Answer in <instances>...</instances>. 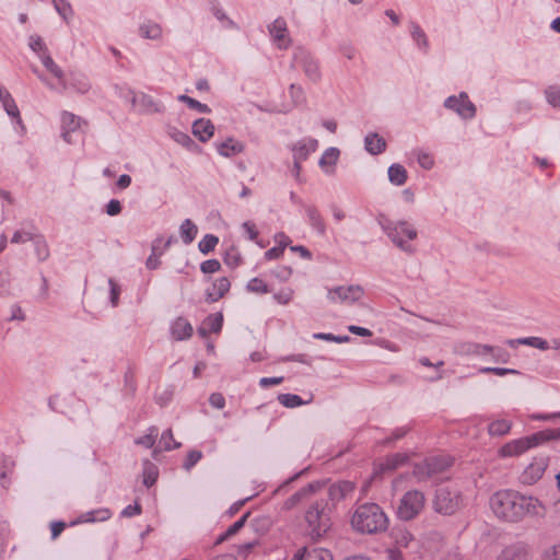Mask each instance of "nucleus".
I'll return each instance as SVG.
<instances>
[{
    "label": "nucleus",
    "instance_id": "f257e3e1",
    "mask_svg": "<svg viewBox=\"0 0 560 560\" xmlns=\"http://www.w3.org/2000/svg\"><path fill=\"white\" fill-rule=\"evenodd\" d=\"M490 509L501 520L518 522L526 515L542 516V503L533 497H525L513 490L494 492L489 501Z\"/></svg>",
    "mask_w": 560,
    "mask_h": 560
},
{
    "label": "nucleus",
    "instance_id": "f03ea898",
    "mask_svg": "<svg viewBox=\"0 0 560 560\" xmlns=\"http://www.w3.org/2000/svg\"><path fill=\"white\" fill-rule=\"evenodd\" d=\"M351 526L361 534H377L387 529L388 518L378 504L363 503L353 511Z\"/></svg>",
    "mask_w": 560,
    "mask_h": 560
},
{
    "label": "nucleus",
    "instance_id": "7ed1b4c3",
    "mask_svg": "<svg viewBox=\"0 0 560 560\" xmlns=\"http://www.w3.org/2000/svg\"><path fill=\"white\" fill-rule=\"evenodd\" d=\"M308 534L313 539L323 537L331 526L330 508L325 499L314 501L305 512Z\"/></svg>",
    "mask_w": 560,
    "mask_h": 560
},
{
    "label": "nucleus",
    "instance_id": "20e7f679",
    "mask_svg": "<svg viewBox=\"0 0 560 560\" xmlns=\"http://www.w3.org/2000/svg\"><path fill=\"white\" fill-rule=\"evenodd\" d=\"M453 465V458L447 455H438L424 459L413 466L412 475L418 482L428 480H442L443 474Z\"/></svg>",
    "mask_w": 560,
    "mask_h": 560
},
{
    "label": "nucleus",
    "instance_id": "39448f33",
    "mask_svg": "<svg viewBox=\"0 0 560 560\" xmlns=\"http://www.w3.org/2000/svg\"><path fill=\"white\" fill-rule=\"evenodd\" d=\"M378 223L387 236L400 249L407 253L413 252V247L402 240V236H406L408 240H415L417 237V231L411 224L406 221L394 223L384 214L378 215Z\"/></svg>",
    "mask_w": 560,
    "mask_h": 560
},
{
    "label": "nucleus",
    "instance_id": "423d86ee",
    "mask_svg": "<svg viewBox=\"0 0 560 560\" xmlns=\"http://www.w3.org/2000/svg\"><path fill=\"white\" fill-rule=\"evenodd\" d=\"M464 505L458 490L450 487L439 488L433 499V509L443 515H453Z\"/></svg>",
    "mask_w": 560,
    "mask_h": 560
},
{
    "label": "nucleus",
    "instance_id": "0eeeda50",
    "mask_svg": "<svg viewBox=\"0 0 560 560\" xmlns=\"http://www.w3.org/2000/svg\"><path fill=\"white\" fill-rule=\"evenodd\" d=\"M425 497L419 490L407 491L400 499L397 515L402 521L413 520L424 508Z\"/></svg>",
    "mask_w": 560,
    "mask_h": 560
},
{
    "label": "nucleus",
    "instance_id": "6e6552de",
    "mask_svg": "<svg viewBox=\"0 0 560 560\" xmlns=\"http://www.w3.org/2000/svg\"><path fill=\"white\" fill-rule=\"evenodd\" d=\"M292 68H301L305 75L313 82L320 79L318 62L304 48H296L293 54Z\"/></svg>",
    "mask_w": 560,
    "mask_h": 560
},
{
    "label": "nucleus",
    "instance_id": "1a4fd4ad",
    "mask_svg": "<svg viewBox=\"0 0 560 560\" xmlns=\"http://www.w3.org/2000/svg\"><path fill=\"white\" fill-rule=\"evenodd\" d=\"M444 106L457 113L464 119H471L476 115V106L469 101L467 93L462 92L458 96H448Z\"/></svg>",
    "mask_w": 560,
    "mask_h": 560
},
{
    "label": "nucleus",
    "instance_id": "9d476101",
    "mask_svg": "<svg viewBox=\"0 0 560 560\" xmlns=\"http://www.w3.org/2000/svg\"><path fill=\"white\" fill-rule=\"evenodd\" d=\"M537 438H541V435H536V433L517 439L514 441H511L506 444H504L499 453L503 457H511V456H517L526 452L527 450L539 445V441Z\"/></svg>",
    "mask_w": 560,
    "mask_h": 560
},
{
    "label": "nucleus",
    "instance_id": "9b49d317",
    "mask_svg": "<svg viewBox=\"0 0 560 560\" xmlns=\"http://www.w3.org/2000/svg\"><path fill=\"white\" fill-rule=\"evenodd\" d=\"M364 294L360 285H340L328 291L327 298L329 301L336 303H354L359 301Z\"/></svg>",
    "mask_w": 560,
    "mask_h": 560
},
{
    "label": "nucleus",
    "instance_id": "f8f14e48",
    "mask_svg": "<svg viewBox=\"0 0 560 560\" xmlns=\"http://www.w3.org/2000/svg\"><path fill=\"white\" fill-rule=\"evenodd\" d=\"M549 459L547 456H537L533 462L524 469L521 475V480L525 485H533L537 482L544 475L548 467Z\"/></svg>",
    "mask_w": 560,
    "mask_h": 560
},
{
    "label": "nucleus",
    "instance_id": "ddd939ff",
    "mask_svg": "<svg viewBox=\"0 0 560 560\" xmlns=\"http://www.w3.org/2000/svg\"><path fill=\"white\" fill-rule=\"evenodd\" d=\"M269 33L279 49H287L291 45V38L287 22L282 18L276 19L271 25H269Z\"/></svg>",
    "mask_w": 560,
    "mask_h": 560
},
{
    "label": "nucleus",
    "instance_id": "4468645a",
    "mask_svg": "<svg viewBox=\"0 0 560 560\" xmlns=\"http://www.w3.org/2000/svg\"><path fill=\"white\" fill-rule=\"evenodd\" d=\"M132 94L131 103L133 106H139V112L142 114H156L162 113L164 107L161 103L154 101V98L148 94L140 93L136 94L130 91Z\"/></svg>",
    "mask_w": 560,
    "mask_h": 560
},
{
    "label": "nucleus",
    "instance_id": "2eb2a0df",
    "mask_svg": "<svg viewBox=\"0 0 560 560\" xmlns=\"http://www.w3.org/2000/svg\"><path fill=\"white\" fill-rule=\"evenodd\" d=\"M319 482H311L305 487L301 488L299 491L289 497L282 505V509L285 511L292 510L298 506L301 502L310 498L315 493L317 489H319Z\"/></svg>",
    "mask_w": 560,
    "mask_h": 560
},
{
    "label": "nucleus",
    "instance_id": "dca6fc26",
    "mask_svg": "<svg viewBox=\"0 0 560 560\" xmlns=\"http://www.w3.org/2000/svg\"><path fill=\"white\" fill-rule=\"evenodd\" d=\"M318 147V142L313 138H304L292 145L293 160L303 162L307 160L312 152H315Z\"/></svg>",
    "mask_w": 560,
    "mask_h": 560
},
{
    "label": "nucleus",
    "instance_id": "f3484780",
    "mask_svg": "<svg viewBox=\"0 0 560 560\" xmlns=\"http://www.w3.org/2000/svg\"><path fill=\"white\" fill-rule=\"evenodd\" d=\"M355 489L352 481L340 480L329 486L328 498L332 503L347 499Z\"/></svg>",
    "mask_w": 560,
    "mask_h": 560
},
{
    "label": "nucleus",
    "instance_id": "a211bd4d",
    "mask_svg": "<svg viewBox=\"0 0 560 560\" xmlns=\"http://www.w3.org/2000/svg\"><path fill=\"white\" fill-rule=\"evenodd\" d=\"M497 560H532V557L525 545L514 544L502 549Z\"/></svg>",
    "mask_w": 560,
    "mask_h": 560
},
{
    "label": "nucleus",
    "instance_id": "6ab92c4d",
    "mask_svg": "<svg viewBox=\"0 0 560 560\" xmlns=\"http://www.w3.org/2000/svg\"><path fill=\"white\" fill-rule=\"evenodd\" d=\"M80 117L72 113L65 112L61 116L62 138L67 143H72L71 133L80 128Z\"/></svg>",
    "mask_w": 560,
    "mask_h": 560
},
{
    "label": "nucleus",
    "instance_id": "aec40b11",
    "mask_svg": "<svg viewBox=\"0 0 560 560\" xmlns=\"http://www.w3.org/2000/svg\"><path fill=\"white\" fill-rule=\"evenodd\" d=\"M192 326L184 317L176 318L171 326V334L174 340L182 341L188 339L192 335Z\"/></svg>",
    "mask_w": 560,
    "mask_h": 560
},
{
    "label": "nucleus",
    "instance_id": "412c9836",
    "mask_svg": "<svg viewBox=\"0 0 560 560\" xmlns=\"http://www.w3.org/2000/svg\"><path fill=\"white\" fill-rule=\"evenodd\" d=\"M231 283L226 277L217 279L212 287L207 290V301L215 302L221 299L229 290Z\"/></svg>",
    "mask_w": 560,
    "mask_h": 560
},
{
    "label": "nucleus",
    "instance_id": "4be33fe9",
    "mask_svg": "<svg viewBox=\"0 0 560 560\" xmlns=\"http://www.w3.org/2000/svg\"><path fill=\"white\" fill-rule=\"evenodd\" d=\"M40 60L44 67L59 81L62 91L68 89V84L65 79V73L61 68L50 57L49 51L40 55Z\"/></svg>",
    "mask_w": 560,
    "mask_h": 560
},
{
    "label": "nucleus",
    "instance_id": "5701e85b",
    "mask_svg": "<svg viewBox=\"0 0 560 560\" xmlns=\"http://www.w3.org/2000/svg\"><path fill=\"white\" fill-rule=\"evenodd\" d=\"M214 132V126L209 119L199 118L192 125V133L201 141H208Z\"/></svg>",
    "mask_w": 560,
    "mask_h": 560
},
{
    "label": "nucleus",
    "instance_id": "b1692460",
    "mask_svg": "<svg viewBox=\"0 0 560 560\" xmlns=\"http://www.w3.org/2000/svg\"><path fill=\"white\" fill-rule=\"evenodd\" d=\"M217 150L220 155L232 158L244 150V144L233 138H229L220 143H217Z\"/></svg>",
    "mask_w": 560,
    "mask_h": 560
},
{
    "label": "nucleus",
    "instance_id": "393cba45",
    "mask_svg": "<svg viewBox=\"0 0 560 560\" xmlns=\"http://www.w3.org/2000/svg\"><path fill=\"white\" fill-rule=\"evenodd\" d=\"M305 213L307 215L310 224L320 234L324 235L326 232L325 222L318 211L313 205H303Z\"/></svg>",
    "mask_w": 560,
    "mask_h": 560
},
{
    "label": "nucleus",
    "instance_id": "a878e982",
    "mask_svg": "<svg viewBox=\"0 0 560 560\" xmlns=\"http://www.w3.org/2000/svg\"><path fill=\"white\" fill-rule=\"evenodd\" d=\"M364 145L369 153L376 155L385 151L386 141L377 133H369L365 136Z\"/></svg>",
    "mask_w": 560,
    "mask_h": 560
},
{
    "label": "nucleus",
    "instance_id": "bb28decb",
    "mask_svg": "<svg viewBox=\"0 0 560 560\" xmlns=\"http://www.w3.org/2000/svg\"><path fill=\"white\" fill-rule=\"evenodd\" d=\"M510 346H514V343L525 345L533 348H537L539 350H548L551 348V342L540 338V337H525L516 340H508Z\"/></svg>",
    "mask_w": 560,
    "mask_h": 560
},
{
    "label": "nucleus",
    "instance_id": "cd10ccee",
    "mask_svg": "<svg viewBox=\"0 0 560 560\" xmlns=\"http://www.w3.org/2000/svg\"><path fill=\"white\" fill-rule=\"evenodd\" d=\"M112 516V513L108 509H97L80 515V523H89V522H104L107 521Z\"/></svg>",
    "mask_w": 560,
    "mask_h": 560
},
{
    "label": "nucleus",
    "instance_id": "c85d7f7f",
    "mask_svg": "<svg viewBox=\"0 0 560 560\" xmlns=\"http://www.w3.org/2000/svg\"><path fill=\"white\" fill-rule=\"evenodd\" d=\"M139 34L147 39H160L162 37V27L158 23L148 22L139 26Z\"/></svg>",
    "mask_w": 560,
    "mask_h": 560
},
{
    "label": "nucleus",
    "instance_id": "c756f323",
    "mask_svg": "<svg viewBox=\"0 0 560 560\" xmlns=\"http://www.w3.org/2000/svg\"><path fill=\"white\" fill-rule=\"evenodd\" d=\"M198 233L197 225L190 220L186 219L179 226V234L185 244H190Z\"/></svg>",
    "mask_w": 560,
    "mask_h": 560
},
{
    "label": "nucleus",
    "instance_id": "7c9ffc66",
    "mask_svg": "<svg viewBox=\"0 0 560 560\" xmlns=\"http://www.w3.org/2000/svg\"><path fill=\"white\" fill-rule=\"evenodd\" d=\"M388 178L392 184L401 186L408 178L407 171L400 164H393L388 168Z\"/></svg>",
    "mask_w": 560,
    "mask_h": 560
},
{
    "label": "nucleus",
    "instance_id": "2f4dec72",
    "mask_svg": "<svg viewBox=\"0 0 560 560\" xmlns=\"http://www.w3.org/2000/svg\"><path fill=\"white\" fill-rule=\"evenodd\" d=\"M277 399L285 408H295V407H300L302 405L311 402L313 399V396L311 395L310 399L304 401L296 394H279Z\"/></svg>",
    "mask_w": 560,
    "mask_h": 560
},
{
    "label": "nucleus",
    "instance_id": "473e14b6",
    "mask_svg": "<svg viewBox=\"0 0 560 560\" xmlns=\"http://www.w3.org/2000/svg\"><path fill=\"white\" fill-rule=\"evenodd\" d=\"M407 456L405 454H394L388 456L384 463L380 465L381 471H393L396 468L402 466L407 462Z\"/></svg>",
    "mask_w": 560,
    "mask_h": 560
},
{
    "label": "nucleus",
    "instance_id": "72a5a7b5",
    "mask_svg": "<svg viewBox=\"0 0 560 560\" xmlns=\"http://www.w3.org/2000/svg\"><path fill=\"white\" fill-rule=\"evenodd\" d=\"M158 474H159L158 467L153 463H151L150 460L143 462L142 476H143V483L145 485V487L149 488L156 481Z\"/></svg>",
    "mask_w": 560,
    "mask_h": 560
},
{
    "label": "nucleus",
    "instance_id": "f704fd0d",
    "mask_svg": "<svg viewBox=\"0 0 560 560\" xmlns=\"http://www.w3.org/2000/svg\"><path fill=\"white\" fill-rule=\"evenodd\" d=\"M511 422L505 419H499L493 422H491L488 427L489 434L491 435H504L506 434L511 429Z\"/></svg>",
    "mask_w": 560,
    "mask_h": 560
},
{
    "label": "nucleus",
    "instance_id": "c9c22d12",
    "mask_svg": "<svg viewBox=\"0 0 560 560\" xmlns=\"http://www.w3.org/2000/svg\"><path fill=\"white\" fill-rule=\"evenodd\" d=\"M249 516V512L245 513L240 520H237L234 524H232L224 534H222L218 540L217 544H221L229 537L235 535L246 523L247 517Z\"/></svg>",
    "mask_w": 560,
    "mask_h": 560
},
{
    "label": "nucleus",
    "instance_id": "e433bc0d",
    "mask_svg": "<svg viewBox=\"0 0 560 560\" xmlns=\"http://www.w3.org/2000/svg\"><path fill=\"white\" fill-rule=\"evenodd\" d=\"M177 100L182 103H185L189 108L196 109L199 113L207 114L211 112L210 107L207 104H202L188 95L182 94L177 97Z\"/></svg>",
    "mask_w": 560,
    "mask_h": 560
},
{
    "label": "nucleus",
    "instance_id": "4c0bfd02",
    "mask_svg": "<svg viewBox=\"0 0 560 560\" xmlns=\"http://www.w3.org/2000/svg\"><path fill=\"white\" fill-rule=\"evenodd\" d=\"M410 34L420 48H428V39L422 28L415 22L410 23Z\"/></svg>",
    "mask_w": 560,
    "mask_h": 560
},
{
    "label": "nucleus",
    "instance_id": "58836bf2",
    "mask_svg": "<svg viewBox=\"0 0 560 560\" xmlns=\"http://www.w3.org/2000/svg\"><path fill=\"white\" fill-rule=\"evenodd\" d=\"M305 560H334L332 555L325 548H312L305 550Z\"/></svg>",
    "mask_w": 560,
    "mask_h": 560
},
{
    "label": "nucleus",
    "instance_id": "ea45409f",
    "mask_svg": "<svg viewBox=\"0 0 560 560\" xmlns=\"http://www.w3.org/2000/svg\"><path fill=\"white\" fill-rule=\"evenodd\" d=\"M32 242L35 246V250H36V255H37L38 259L39 260L47 259L49 256V249H48V245H47L46 241L44 240V237L40 234H36V236L34 237V240Z\"/></svg>",
    "mask_w": 560,
    "mask_h": 560
},
{
    "label": "nucleus",
    "instance_id": "a19ab883",
    "mask_svg": "<svg viewBox=\"0 0 560 560\" xmlns=\"http://www.w3.org/2000/svg\"><path fill=\"white\" fill-rule=\"evenodd\" d=\"M339 156V150L337 148L327 149L319 159L320 167L336 165Z\"/></svg>",
    "mask_w": 560,
    "mask_h": 560
},
{
    "label": "nucleus",
    "instance_id": "79ce46f5",
    "mask_svg": "<svg viewBox=\"0 0 560 560\" xmlns=\"http://www.w3.org/2000/svg\"><path fill=\"white\" fill-rule=\"evenodd\" d=\"M70 86L81 94L86 93L91 89L89 80L82 74L73 75L71 78Z\"/></svg>",
    "mask_w": 560,
    "mask_h": 560
},
{
    "label": "nucleus",
    "instance_id": "37998d69",
    "mask_svg": "<svg viewBox=\"0 0 560 560\" xmlns=\"http://www.w3.org/2000/svg\"><path fill=\"white\" fill-rule=\"evenodd\" d=\"M222 323H223L222 314L221 313H215V314L209 315L203 320V326H207L208 330L211 331V332H219L221 330V328H222Z\"/></svg>",
    "mask_w": 560,
    "mask_h": 560
},
{
    "label": "nucleus",
    "instance_id": "c03bdc74",
    "mask_svg": "<svg viewBox=\"0 0 560 560\" xmlns=\"http://www.w3.org/2000/svg\"><path fill=\"white\" fill-rule=\"evenodd\" d=\"M2 105L9 116L16 118L19 124L22 122L19 108L11 94H4V101L2 102Z\"/></svg>",
    "mask_w": 560,
    "mask_h": 560
},
{
    "label": "nucleus",
    "instance_id": "a18cd8bd",
    "mask_svg": "<svg viewBox=\"0 0 560 560\" xmlns=\"http://www.w3.org/2000/svg\"><path fill=\"white\" fill-rule=\"evenodd\" d=\"M218 243H219V238L215 235L207 234L199 242L198 247L202 254H209L210 252H212L215 248Z\"/></svg>",
    "mask_w": 560,
    "mask_h": 560
},
{
    "label": "nucleus",
    "instance_id": "49530a36",
    "mask_svg": "<svg viewBox=\"0 0 560 560\" xmlns=\"http://www.w3.org/2000/svg\"><path fill=\"white\" fill-rule=\"evenodd\" d=\"M28 46L38 56L39 59L42 54L48 52L46 44L44 43L43 38L38 35L30 36Z\"/></svg>",
    "mask_w": 560,
    "mask_h": 560
},
{
    "label": "nucleus",
    "instance_id": "de8ad7c7",
    "mask_svg": "<svg viewBox=\"0 0 560 560\" xmlns=\"http://www.w3.org/2000/svg\"><path fill=\"white\" fill-rule=\"evenodd\" d=\"M168 135L174 141H176L178 144L185 148H189L190 145L194 144L192 139L186 132H183L176 128H172Z\"/></svg>",
    "mask_w": 560,
    "mask_h": 560
},
{
    "label": "nucleus",
    "instance_id": "09e8293b",
    "mask_svg": "<svg viewBox=\"0 0 560 560\" xmlns=\"http://www.w3.org/2000/svg\"><path fill=\"white\" fill-rule=\"evenodd\" d=\"M246 289H247V291L257 293V294H265V293L270 292V290H269L268 285L265 283V281L259 278L250 279L246 285Z\"/></svg>",
    "mask_w": 560,
    "mask_h": 560
},
{
    "label": "nucleus",
    "instance_id": "8fccbe9b",
    "mask_svg": "<svg viewBox=\"0 0 560 560\" xmlns=\"http://www.w3.org/2000/svg\"><path fill=\"white\" fill-rule=\"evenodd\" d=\"M547 102L553 107H560V85H549L545 90Z\"/></svg>",
    "mask_w": 560,
    "mask_h": 560
},
{
    "label": "nucleus",
    "instance_id": "3c124183",
    "mask_svg": "<svg viewBox=\"0 0 560 560\" xmlns=\"http://www.w3.org/2000/svg\"><path fill=\"white\" fill-rule=\"evenodd\" d=\"M173 242H174L173 236H170L165 243H163L162 238H155L151 245V253L161 257L164 254V252L171 246V244Z\"/></svg>",
    "mask_w": 560,
    "mask_h": 560
},
{
    "label": "nucleus",
    "instance_id": "603ef678",
    "mask_svg": "<svg viewBox=\"0 0 560 560\" xmlns=\"http://www.w3.org/2000/svg\"><path fill=\"white\" fill-rule=\"evenodd\" d=\"M160 443L162 444L165 451L177 448L180 445L174 440L173 432L171 429H167L162 433Z\"/></svg>",
    "mask_w": 560,
    "mask_h": 560
},
{
    "label": "nucleus",
    "instance_id": "864d4df0",
    "mask_svg": "<svg viewBox=\"0 0 560 560\" xmlns=\"http://www.w3.org/2000/svg\"><path fill=\"white\" fill-rule=\"evenodd\" d=\"M156 436H158V429L153 427V428L149 429V432L145 435L137 439L135 442L138 445H142L147 448H151L155 443Z\"/></svg>",
    "mask_w": 560,
    "mask_h": 560
},
{
    "label": "nucleus",
    "instance_id": "5fc2aeb1",
    "mask_svg": "<svg viewBox=\"0 0 560 560\" xmlns=\"http://www.w3.org/2000/svg\"><path fill=\"white\" fill-rule=\"evenodd\" d=\"M56 11L67 21L72 15L71 4L67 0H51Z\"/></svg>",
    "mask_w": 560,
    "mask_h": 560
},
{
    "label": "nucleus",
    "instance_id": "6e6d98bb",
    "mask_svg": "<svg viewBox=\"0 0 560 560\" xmlns=\"http://www.w3.org/2000/svg\"><path fill=\"white\" fill-rule=\"evenodd\" d=\"M36 234L37 233H35L34 231H26V230L16 231L11 238V243L21 244V243H25L28 241L32 242L34 240V237L36 236Z\"/></svg>",
    "mask_w": 560,
    "mask_h": 560
},
{
    "label": "nucleus",
    "instance_id": "4d7b16f0",
    "mask_svg": "<svg viewBox=\"0 0 560 560\" xmlns=\"http://www.w3.org/2000/svg\"><path fill=\"white\" fill-rule=\"evenodd\" d=\"M480 373H483V374H489V373H492V374H495L498 376H504L506 374H518L520 372L514 370V369H506V368H490V366H485V368H481L479 370Z\"/></svg>",
    "mask_w": 560,
    "mask_h": 560
},
{
    "label": "nucleus",
    "instance_id": "13d9d810",
    "mask_svg": "<svg viewBox=\"0 0 560 560\" xmlns=\"http://www.w3.org/2000/svg\"><path fill=\"white\" fill-rule=\"evenodd\" d=\"M201 457L202 453L200 451H190L186 456L183 467L186 470H190L201 459Z\"/></svg>",
    "mask_w": 560,
    "mask_h": 560
},
{
    "label": "nucleus",
    "instance_id": "bf43d9fd",
    "mask_svg": "<svg viewBox=\"0 0 560 560\" xmlns=\"http://www.w3.org/2000/svg\"><path fill=\"white\" fill-rule=\"evenodd\" d=\"M536 435H541V438H537L539 444L550 440H560V428L539 431Z\"/></svg>",
    "mask_w": 560,
    "mask_h": 560
},
{
    "label": "nucleus",
    "instance_id": "052dcab7",
    "mask_svg": "<svg viewBox=\"0 0 560 560\" xmlns=\"http://www.w3.org/2000/svg\"><path fill=\"white\" fill-rule=\"evenodd\" d=\"M292 296H293V290L289 289V288L282 289L279 292L273 294V299L279 304H282V305L290 303V301L292 300Z\"/></svg>",
    "mask_w": 560,
    "mask_h": 560
},
{
    "label": "nucleus",
    "instance_id": "680f3d73",
    "mask_svg": "<svg viewBox=\"0 0 560 560\" xmlns=\"http://www.w3.org/2000/svg\"><path fill=\"white\" fill-rule=\"evenodd\" d=\"M290 96L295 105L302 104L305 101L303 89L299 85L291 84Z\"/></svg>",
    "mask_w": 560,
    "mask_h": 560
},
{
    "label": "nucleus",
    "instance_id": "e2e57ef3",
    "mask_svg": "<svg viewBox=\"0 0 560 560\" xmlns=\"http://www.w3.org/2000/svg\"><path fill=\"white\" fill-rule=\"evenodd\" d=\"M221 264L218 259H209L200 265V269L203 273H214L219 271Z\"/></svg>",
    "mask_w": 560,
    "mask_h": 560
},
{
    "label": "nucleus",
    "instance_id": "0e129e2a",
    "mask_svg": "<svg viewBox=\"0 0 560 560\" xmlns=\"http://www.w3.org/2000/svg\"><path fill=\"white\" fill-rule=\"evenodd\" d=\"M418 163L421 167L430 170L433 167L434 160L431 154L427 152H419L417 155Z\"/></svg>",
    "mask_w": 560,
    "mask_h": 560
},
{
    "label": "nucleus",
    "instance_id": "69168bd1",
    "mask_svg": "<svg viewBox=\"0 0 560 560\" xmlns=\"http://www.w3.org/2000/svg\"><path fill=\"white\" fill-rule=\"evenodd\" d=\"M493 347L488 345L472 343L469 346L468 352L477 355H482L493 351Z\"/></svg>",
    "mask_w": 560,
    "mask_h": 560
},
{
    "label": "nucleus",
    "instance_id": "338daca9",
    "mask_svg": "<svg viewBox=\"0 0 560 560\" xmlns=\"http://www.w3.org/2000/svg\"><path fill=\"white\" fill-rule=\"evenodd\" d=\"M108 284L110 288V303L113 306H117L120 294V287L116 283L114 279H109Z\"/></svg>",
    "mask_w": 560,
    "mask_h": 560
},
{
    "label": "nucleus",
    "instance_id": "774afa93",
    "mask_svg": "<svg viewBox=\"0 0 560 560\" xmlns=\"http://www.w3.org/2000/svg\"><path fill=\"white\" fill-rule=\"evenodd\" d=\"M541 560H560V545L546 549L541 556Z\"/></svg>",
    "mask_w": 560,
    "mask_h": 560
}]
</instances>
